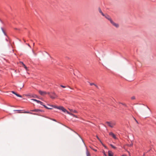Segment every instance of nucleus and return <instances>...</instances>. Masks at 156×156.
<instances>
[{"label": "nucleus", "mask_w": 156, "mask_h": 156, "mask_svg": "<svg viewBox=\"0 0 156 156\" xmlns=\"http://www.w3.org/2000/svg\"><path fill=\"white\" fill-rule=\"evenodd\" d=\"M70 110L71 111H72L73 112V110L72 109H70Z\"/></svg>", "instance_id": "nucleus-33"}, {"label": "nucleus", "mask_w": 156, "mask_h": 156, "mask_svg": "<svg viewBox=\"0 0 156 156\" xmlns=\"http://www.w3.org/2000/svg\"><path fill=\"white\" fill-rule=\"evenodd\" d=\"M21 110H14V111H17L18 112V113H21V112H20L21 111Z\"/></svg>", "instance_id": "nucleus-20"}, {"label": "nucleus", "mask_w": 156, "mask_h": 156, "mask_svg": "<svg viewBox=\"0 0 156 156\" xmlns=\"http://www.w3.org/2000/svg\"><path fill=\"white\" fill-rule=\"evenodd\" d=\"M24 86V85H22L20 87V89H21Z\"/></svg>", "instance_id": "nucleus-24"}, {"label": "nucleus", "mask_w": 156, "mask_h": 156, "mask_svg": "<svg viewBox=\"0 0 156 156\" xmlns=\"http://www.w3.org/2000/svg\"><path fill=\"white\" fill-rule=\"evenodd\" d=\"M135 121L137 123H138V122H137V121L136 120V121Z\"/></svg>", "instance_id": "nucleus-36"}, {"label": "nucleus", "mask_w": 156, "mask_h": 156, "mask_svg": "<svg viewBox=\"0 0 156 156\" xmlns=\"http://www.w3.org/2000/svg\"><path fill=\"white\" fill-rule=\"evenodd\" d=\"M109 135L112 136L115 139L117 140L118 139L115 135L112 132L109 133Z\"/></svg>", "instance_id": "nucleus-3"}, {"label": "nucleus", "mask_w": 156, "mask_h": 156, "mask_svg": "<svg viewBox=\"0 0 156 156\" xmlns=\"http://www.w3.org/2000/svg\"><path fill=\"white\" fill-rule=\"evenodd\" d=\"M66 112H67V113L68 114H69V115H71L72 113H70V112H69L67 111H66Z\"/></svg>", "instance_id": "nucleus-22"}, {"label": "nucleus", "mask_w": 156, "mask_h": 156, "mask_svg": "<svg viewBox=\"0 0 156 156\" xmlns=\"http://www.w3.org/2000/svg\"><path fill=\"white\" fill-rule=\"evenodd\" d=\"M110 22L115 27L117 28L119 27V25L117 24H116V23H115V22H114L112 20L111 21H110Z\"/></svg>", "instance_id": "nucleus-6"}, {"label": "nucleus", "mask_w": 156, "mask_h": 156, "mask_svg": "<svg viewBox=\"0 0 156 156\" xmlns=\"http://www.w3.org/2000/svg\"><path fill=\"white\" fill-rule=\"evenodd\" d=\"M128 146L129 147H131L133 146V144H128Z\"/></svg>", "instance_id": "nucleus-26"}, {"label": "nucleus", "mask_w": 156, "mask_h": 156, "mask_svg": "<svg viewBox=\"0 0 156 156\" xmlns=\"http://www.w3.org/2000/svg\"><path fill=\"white\" fill-rule=\"evenodd\" d=\"M39 93L42 96H44L47 94H50L49 92H47L45 91H42L41 90H39L38 91Z\"/></svg>", "instance_id": "nucleus-2"}, {"label": "nucleus", "mask_w": 156, "mask_h": 156, "mask_svg": "<svg viewBox=\"0 0 156 156\" xmlns=\"http://www.w3.org/2000/svg\"><path fill=\"white\" fill-rule=\"evenodd\" d=\"M21 63L23 64V67H24V68L26 69V70H27V66L25 65V64H23V62H22Z\"/></svg>", "instance_id": "nucleus-17"}, {"label": "nucleus", "mask_w": 156, "mask_h": 156, "mask_svg": "<svg viewBox=\"0 0 156 156\" xmlns=\"http://www.w3.org/2000/svg\"><path fill=\"white\" fill-rule=\"evenodd\" d=\"M96 137H97V139H98V140H100V139H99V137H98V136H96Z\"/></svg>", "instance_id": "nucleus-32"}, {"label": "nucleus", "mask_w": 156, "mask_h": 156, "mask_svg": "<svg viewBox=\"0 0 156 156\" xmlns=\"http://www.w3.org/2000/svg\"><path fill=\"white\" fill-rule=\"evenodd\" d=\"M61 87L63 88H65L66 87L65 86H63L62 85H61Z\"/></svg>", "instance_id": "nucleus-28"}, {"label": "nucleus", "mask_w": 156, "mask_h": 156, "mask_svg": "<svg viewBox=\"0 0 156 156\" xmlns=\"http://www.w3.org/2000/svg\"><path fill=\"white\" fill-rule=\"evenodd\" d=\"M131 98L132 100H134V99H135V97L134 96H133L131 97Z\"/></svg>", "instance_id": "nucleus-25"}, {"label": "nucleus", "mask_w": 156, "mask_h": 156, "mask_svg": "<svg viewBox=\"0 0 156 156\" xmlns=\"http://www.w3.org/2000/svg\"><path fill=\"white\" fill-rule=\"evenodd\" d=\"M23 113H28V114H33V115H37V114L36 113H32L31 112H27V111H25V112H22Z\"/></svg>", "instance_id": "nucleus-10"}, {"label": "nucleus", "mask_w": 156, "mask_h": 156, "mask_svg": "<svg viewBox=\"0 0 156 156\" xmlns=\"http://www.w3.org/2000/svg\"><path fill=\"white\" fill-rule=\"evenodd\" d=\"M34 43H33V45L34 46Z\"/></svg>", "instance_id": "nucleus-42"}, {"label": "nucleus", "mask_w": 156, "mask_h": 156, "mask_svg": "<svg viewBox=\"0 0 156 156\" xmlns=\"http://www.w3.org/2000/svg\"><path fill=\"white\" fill-rule=\"evenodd\" d=\"M73 112L76 113H77V112L75 110H73Z\"/></svg>", "instance_id": "nucleus-29"}, {"label": "nucleus", "mask_w": 156, "mask_h": 156, "mask_svg": "<svg viewBox=\"0 0 156 156\" xmlns=\"http://www.w3.org/2000/svg\"><path fill=\"white\" fill-rule=\"evenodd\" d=\"M50 96L52 99H55L57 97L56 95L54 92L52 93L50 95Z\"/></svg>", "instance_id": "nucleus-5"}, {"label": "nucleus", "mask_w": 156, "mask_h": 156, "mask_svg": "<svg viewBox=\"0 0 156 156\" xmlns=\"http://www.w3.org/2000/svg\"><path fill=\"white\" fill-rule=\"evenodd\" d=\"M39 111H40V110L38 109H35L30 110V111L34 112H38Z\"/></svg>", "instance_id": "nucleus-14"}, {"label": "nucleus", "mask_w": 156, "mask_h": 156, "mask_svg": "<svg viewBox=\"0 0 156 156\" xmlns=\"http://www.w3.org/2000/svg\"><path fill=\"white\" fill-rule=\"evenodd\" d=\"M105 16L108 20H109L110 22L112 20L110 17L108 15H105V16Z\"/></svg>", "instance_id": "nucleus-8"}, {"label": "nucleus", "mask_w": 156, "mask_h": 156, "mask_svg": "<svg viewBox=\"0 0 156 156\" xmlns=\"http://www.w3.org/2000/svg\"><path fill=\"white\" fill-rule=\"evenodd\" d=\"M122 104L123 105H125V106H126V105H125V104Z\"/></svg>", "instance_id": "nucleus-39"}, {"label": "nucleus", "mask_w": 156, "mask_h": 156, "mask_svg": "<svg viewBox=\"0 0 156 156\" xmlns=\"http://www.w3.org/2000/svg\"><path fill=\"white\" fill-rule=\"evenodd\" d=\"M93 150H94V151H97V150H96L93 149Z\"/></svg>", "instance_id": "nucleus-34"}, {"label": "nucleus", "mask_w": 156, "mask_h": 156, "mask_svg": "<svg viewBox=\"0 0 156 156\" xmlns=\"http://www.w3.org/2000/svg\"><path fill=\"white\" fill-rule=\"evenodd\" d=\"M86 154L87 156H90V153L87 149L86 151Z\"/></svg>", "instance_id": "nucleus-15"}, {"label": "nucleus", "mask_w": 156, "mask_h": 156, "mask_svg": "<svg viewBox=\"0 0 156 156\" xmlns=\"http://www.w3.org/2000/svg\"><path fill=\"white\" fill-rule=\"evenodd\" d=\"M71 115L73 116L74 117L77 118V116L76 115L73 114H72Z\"/></svg>", "instance_id": "nucleus-21"}, {"label": "nucleus", "mask_w": 156, "mask_h": 156, "mask_svg": "<svg viewBox=\"0 0 156 156\" xmlns=\"http://www.w3.org/2000/svg\"><path fill=\"white\" fill-rule=\"evenodd\" d=\"M68 87H69L70 89H72V88H71V87H69V86Z\"/></svg>", "instance_id": "nucleus-37"}, {"label": "nucleus", "mask_w": 156, "mask_h": 156, "mask_svg": "<svg viewBox=\"0 0 156 156\" xmlns=\"http://www.w3.org/2000/svg\"><path fill=\"white\" fill-rule=\"evenodd\" d=\"M110 146H111V147L114 149H116V147H115L112 144H110Z\"/></svg>", "instance_id": "nucleus-19"}, {"label": "nucleus", "mask_w": 156, "mask_h": 156, "mask_svg": "<svg viewBox=\"0 0 156 156\" xmlns=\"http://www.w3.org/2000/svg\"><path fill=\"white\" fill-rule=\"evenodd\" d=\"M90 84L91 86H92L93 85H94L96 87H97V88L98 87V86L96 85L95 84H94L93 83H90Z\"/></svg>", "instance_id": "nucleus-16"}, {"label": "nucleus", "mask_w": 156, "mask_h": 156, "mask_svg": "<svg viewBox=\"0 0 156 156\" xmlns=\"http://www.w3.org/2000/svg\"><path fill=\"white\" fill-rule=\"evenodd\" d=\"M43 106L46 108L47 109H52V107H54L55 108H56V106H53L52 105H49L50 107H48L47 106H46V105H43Z\"/></svg>", "instance_id": "nucleus-7"}, {"label": "nucleus", "mask_w": 156, "mask_h": 156, "mask_svg": "<svg viewBox=\"0 0 156 156\" xmlns=\"http://www.w3.org/2000/svg\"><path fill=\"white\" fill-rule=\"evenodd\" d=\"M31 100L35 101L38 103L40 104V103H41V101H40L37 100L35 99H31Z\"/></svg>", "instance_id": "nucleus-11"}, {"label": "nucleus", "mask_w": 156, "mask_h": 156, "mask_svg": "<svg viewBox=\"0 0 156 156\" xmlns=\"http://www.w3.org/2000/svg\"><path fill=\"white\" fill-rule=\"evenodd\" d=\"M53 120L54 121H56V120L55 119H53Z\"/></svg>", "instance_id": "nucleus-35"}, {"label": "nucleus", "mask_w": 156, "mask_h": 156, "mask_svg": "<svg viewBox=\"0 0 156 156\" xmlns=\"http://www.w3.org/2000/svg\"><path fill=\"white\" fill-rule=\"evenodd\" d=\"M98 10H99V12L103 16H105V15L103 13V12L101 11V10L100 8H99Z\"/></svg>", "instance_id": "nucleus-13"}, {"label": "nucleus", "mask_w": 156, "mask_h": 156, "mask_svg": "<svg viewBox=\"0 0 156 156\" xmlns=\"http://www.w3.org/2000/svg\"><path fill=\"white\" fill-rule=\"evenodd\" d=\"M103 153L104 155L105 156H107V155L105 153V151H103Z\"/></svg>", "instance_id": "nucleus-23"}, {"label": "nucleus", "mask_w": 156, "mask_h": 156, "mask_svg": "<svg viewBox=\"0 0 156 156\" xmlns=\"http://www.w3.org/2000/svg\"><path fill=\"white\" fill-rule=\"evenodd\" d=\"M15 95L17 97H20V98H22V96L21 95H19V94H17L16 93Z\"/></svg>", "instance_id": "nucleus-18"}, {"label": "nucleus", "mask_w": 156, "mask_h": 156, "mask_svg": "<svg viewBox=\"0 0 156 156\" xmlns=\"http://www.w3.org/2000/svg\"><path fill=\"white\" fill-rule=\"evenodd\" d=\"M24 41L25 42H26V41L25 40H24Z\"/></svg>", "instance_id": "nucleus-40"}, {"label": "nucleus", "mask_w": 156, "mask_h": 156, "mask_svg": "<svg viewBox=\"0 0 156 156\" xmlns=\"http://www.w3.org/2000/svg\"><path fill=\"white\" fill-rule=\"evenodd\" d=\"M11 92L13 94H15V95L16 93L14 91H12Z\"/></svg>", "instance_id": "nucleus-27"}, {"label": "nucleus", "mask_w": 156, "mask_h": 156, "mask_svg": "<svg viewBox=\"0 0 156 156\" xmlns=\"http://www.w3.org/2000/svg\"><path fill=\"white\" fill-rule=\"evenodd\" d=\"M106 123L111 128H113L115 125V122H106Z\"/></svg>", "instance_id": "nucleus-1"}, {"label": "nucleus", "mask_w": 156, "mask_h": 156, "mask_svg": "<svg viewBox=\"0 0 156 156\" xmlns=\"http://www.w3.org/2000/svg\"><path fill=\"white\" fill-rule=\"evenodd\" d=\"M122 156H126L125 155H122Z\"/></svg>", "instance_id": "nucleus-38"}, {"label": "nucleus", "mask_w": 156, "mask_h": 156, "mask_svg": "<svg viewBox=\"0 0 156 156\" xmlns=\"http://www.w3.org/2000/svg\"><path fill=\"white\" fill-rule=\"evenodd\" d=\"M108 154L109 156H113V153L111 151H108Z\"/></svg>", "instance_id": "nucleus-12"}, {"label": "nucleus", "mask_w": 156, "mask_h": 156, "mask_svg": "<svg viewBox=\"0 0 156 156\" xmlns=\"http://www.w3.org/2000/svg\"><path fill=\"white\" fill-rule=\"evenodd\" d=\"M134 119L135 121H136V119L135 118H134Z\"/></svg>", "instance_id": "nucleus-41"}, {"label": "nucleus", "mask_w": 156, "mask_h": 156, "mask_svg": "<svg viewBox=\"0 0 156 156\" xmlns=\"http://www.w3.org/2000/svg\"><path fill=\"white\" fill-rule=\"evenodd\" d=\"M56 108L62 110L64 112H66L67 111L66 109H65L62 106L56 107Z\"/></svg>", "instance_id": "nucleus-4"}, {"label": "nucleus", "mask_w": 156, "mask_h": 156, "mask_svg": "<svg viewBox=\"0 0 156 156\" xmlns=\"http://www.w3.org/2000/svg\"><path fill=\"white\" fill-rule=\"evenodd\" d=\"M43 102H41V103H40V104L41 105H43H43H43Z\"/></svg>", "instance_id": "nucleus-31"}, {"label": "nucleus", "mask_w": 156, "mask_h": 156, "mask_svg": "<svg viewBox=\"0 0 156 156\" xmlns=\"http://www.w3.org/2000/svg\"><path fill=\"white\" fill-rule=\"evenodd\" d=\"M27 44L30 47H31L30 45L29 44Z\"/></svg>", "instance_id": "nucleus-30"}, {"label": "nucleus", "mask_w": 156, "mask_h": 156, "mask_svg": "<svg viewBox=\"0 0 156 156\" xmlns=\"http://www.w3.org/2000/svg\"><path fill=\"white\" fill-rule=\"evenodd\" d=\"M26 96H29V97H30V98L33 97V98H36L37 97V95L35 94H34L33 95L28 94V95H27Z\"/></svg>", "instance_id": "nucleus-9"}]
</instances>
